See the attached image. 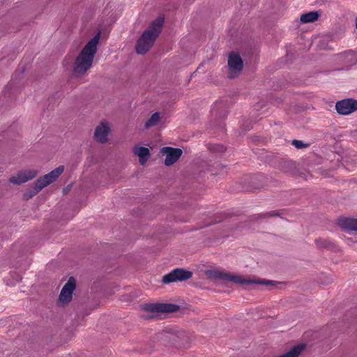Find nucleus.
Instances as JSON below:
<instances>
[{
  "mask_svg": "<svg viewBox=\"0 0 357 357\" xmlns=\"http://www.w3.org/2000/svg\"><path fill=\"white\" fill-rule=\"evenodd\" d=\"M292 145H294L296 149H299L307 147L309 146L307 144H305L303 141L297 139L292 141Z\"/></svg>",
  "mask_w": 357,
  "mask_h": 357,
  "instance_id": "18",
  "label": "nucleus"
},
{
  "mask_svg": "<svg viewBox=\"0 0 357 357\" xmlns=\"http://www.w3.org/2000/svg\"><path fill=\"white\" fill-rule=\"evenodd\" d=\"M109 131L110 128L109 123L105 121H102L96 128L94 137L98 142L105 143L107 141V136Z\"/></svg>",
  "mask_w": 357,
  "mask_h": 357,
  "instance_id": "11",
  "label": "nucleus"
},
{
  "mask_svg": "<svg viewBox=\"0 0 357 357\" xmlns=\"http://www.w3.org/2000/svg\"><path fill=\"white\" fill-rule=\"evenodd\" d=\"M161 153L166 156L165 160V164L167 166H170L175 163L182 155V150L178 148L172 147H163L161 151Z\"/></svg>",
  "mask_w": 357,
  "mask_h": 357,
  "instance_id": "8",
  "label": "nucleus"
},
{
  "mask_svg": "<svg viewBox=\"0 0 357 357\" xmlns=\"http://www.w3.org/2000/svg\"><path fill=\"white\" fill-rule=\"evenodd\" d=\"M75 286L76 283L75 278L70 277L61 291L59 301L63 303H69L72 299V295L75 289Z\"/></svg>",
  "mask_w": 357,
  "mask_h": 357,
  "instance_id": "10",
  "label": "nucleus"
},
{
  "mask_svg": "<svg viewBox=\"0 0 357 357\" xmlns=\"http://www.w3.org/2000/svg\"><path fill=\"white\" fill-rule=\"evenodd\" d=\"M37 174L38 171L35 169H26L19 172L16 175L11 176L9 178V181L15 185H20L33 179Z\"/></svg>",
  "mask_w": 357,
  "mask_h": 357,
  "instance_id": "9",
  "label": "nucleus"
},
{
  "mask_svg": "<svg viewBox=\"0 0 357 357\" xmlns=\"http://www.w3.org/2000/svg\"><path fill=\"white\" fill-rule=\"evenodd\" d=\"M338 59L347 65H352L356 63V56L354 51L349 50L337 56Z\"/></svg>",
  "mask_w": 357,
  "mask_h": 357,
  "instance_id": "14",
  "label": "nucleus"
},
{
  "mask_svg": "<svg viewBox=\"0 0 357 357\" xmlns=\"http://www.w3.org/2000/svg\"><path fill=\"white\" fill-rule=\"evenodd\" d=\"M133 153L138 156L139 162L142 165L146 162L151 155L150 151L148 148L140 146H135L133 148Z\"/></svg>",
  "mask_w": 357,
  "mask_h": 357,
  "instance_id": "13",
  "label": "nucleus"
},
{
  "mask_svg": "<svg viewBox=\"0 0 357 357\" xmlns=\"http://www.w3.org/2000/svg\"><path fill=\"white\" fill-rule=\"evenodd\" d=\"M160 120V114L158 112H155L146 121V122L145 123V127L146 128H150L155 126L159 122Z\"/></svg>",
  "mask_w": 357,
  "mask_h": 357,
  "instance_id": "17",
  "label": "nucleus"
},
{
  "mask_svg": "<svg viewBox=\"0 0 357 357\" xmlns=\"http://www.w3.org/2000/svg\"><path fill=\"white\" fill-rule=\"evenodd\" d=\"M228 67L229 78H235L241 72L243 67V62L241 57L237 53L232 52L229 54L228 58Z\"/></svg>",
  "mask_w": 357,
  "mask_h": 357,
  "instance_id": "5",
  "label": "nucleus"
},
{
  "mask_svg": "<svg viewBox=\"0 0 357 357\" xmlns=\"http://www.w3.org/2000/svg\"><path fill=\"white\" fill-rule=\"evenodd\" d=\"M192 276L191 271L182 268H176L168 274L163 276L162 282L165 284H169L177 281H185Z\"/></svg>",
  "mask_w": 357,
  "mask_h": 357,
  "instance_id": "6",
  "label": "nucleus"
},
{
  "mask_svg": "<svg viewBox=\"0 0 357 357\" xmlns=\"http://www.w3.org/2000/svg\"><path fill=\"white\" fill-rule=\"evenodd\" d=\"M64 170L63 166H59L50 172V173L45 174L43 177L38 178L35 183H36V192L40 191L45 187L49 185L50 184L54 182L59 176L63 173Z\"/></svg>",
  "mask_w": 357,
  "mask_h": 357,
  "instance_id": "4",
  "label": "nucleus"
},
{
  "mask_svg": "<svg viewBox=\"0 0 357 357\" xmlns=\"http://www.w3.org/2000/svg\"><path fill=\"white\" fill-rule=\"evenodd\" d=\"M340 224L348 231H357V219L343 218L340 220Z\"/></svg>",
  "mask_w": 357,
  "mask_h": 357,
  "instance_id": "15",
  "label": "nucleus"
},
{
  "mask_svg": "<svg viewBox=\"0 0 357 357\" xmlns=\"http://www.w3.org/2000/svg\"><path fill=\"white\" fill-rule=\"evenodd\" d=\"M319 14L317 11H312L301 16V22L302 23L314 22L318 20Z\"/></svg>",
  "mask_w": 357,
  "mask_h": 357,
  "instance_id": "16",
  "label": "nucleus"
},
{
  "mask_svg": "<svg viewBox=\"0 0 357 357\" xmlns=\"http://www.w3.org/2000/svg\"><path fill=\"white\" fill-rule=\"evenodd\" d=\"M163 23L164 18L162 17H158L151 23L137 41L136 51L138 54H142L149 50L160 33Z\"/></svg>",
  "mask_w": 357,
  "mask_h": 357,
  "instance_id": "2",
  "label": "nucleus"
},
{
  "mask_svg": "<svg viewBox=\"0 0 357 357\" xmlns=\"http://www.w3.org/2000/svg\"><path fill=\"white\" fill-rule=\"evenodd\" d=\"M36 183H34L33 189L24 194V197L26 199H29L37 194L38 192H36Z\"/></svg>",
  "mask_w": 357,
  "mask_h": 357,
  "instance_id": "19",
  "label": "nucleus"
},
{
  "mask_svg": "<svg viewBox=\"0 0 357 357\" xmlns=\"http://www.w3.org/2000/svg\"><path fill=\"white\" fill-rule=\"evenodd\" d=\"M210 276L221 279L227 281H230L234 283L245 284V285H251V284H271L273 283V281L266 280H252L250 278H245L241 275H231L228 273L222 272L219 271H212L209 273Z\"/></svg>",
  "mask_w": 357,
  "mask_h": 357,
  "instance_id": "3",
  "label": "nucleus"
},
{
  "mask_svg": "<svg viewBox=\"0 0 357 357\" xmlns=\"http://www.w3.org/2000/svg\"><path fill=\"white\" fill-rule=\"evenodd\" d=\"M335 108L340 114L348 115L357 110V100L348 98L340 100L336 103Z\"/></svg>",
  "mask_w": 357,
  "mask_h": 357,
  "instance_id": "7",
  "label": "nucleus"
},
{
  "mask_svg": "<svg viewBox=\"0 0 357 357\" xmlns=\"http://www.w3.org/2000/svg\"><path fill=\"white\" fill-rule=\"evenodd\" d=\"M100 36V33H98L91 38L77 56L73 70V75L75 77L82 76L91 68L95 54L97 52Z\"/></svg>",
  "mask_w": 357,
  "mask_h": 357,
  "instance_id": "1",
  "label": "nucleus"
},
{
  "mask_svg": "<svg viewBox=\"0 0 357 357\" xmlns=\"http://www.w3.org/2000/svg\"><path fill=\"white\" fill-rule=\"evenodd\" d=\"M177 306L168 303H155L149 306L148 310L156 312H172L176 311Z\"/></svg>",
  "mask_w": 357,
  "mask_h": 357,
  "instance_id": "12",
  "label": "nucleus"
}]
</instances>
